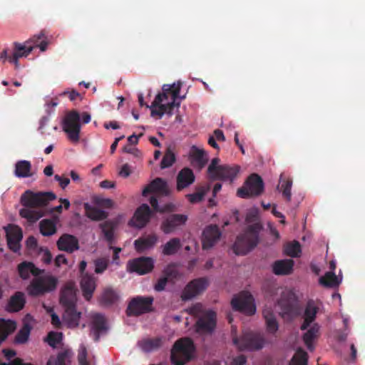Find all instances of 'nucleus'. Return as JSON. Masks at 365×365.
I'll return each mask as SVG.
<instances>
[{
  "instance_id": "nucleus-1",
  "label": "nucleus",
  "mask_w": 365,
  "mask_h": 365,
  "mask_svg": "<svg viewBox=\"0 0 365 365\" xmlns=\"http://www.w3.org/2000/svg\"><path fill=\"white\" fill-rule=\"evenodd\" d=\"M181 83L164 84L162 93H158L151 106H146L151 110V115L160 118L164 114L172 115L179 110L182 103Z\"/></svg>"
},
{
  "instance_id": "nucleus-2",
  "label": "nucleus",
  "mask_w": 365,
  "mask_h": 365,
  "mask_svg": "<svg viewBox=\"0 0 365 365\" xmlns=\"http://www.w3.org/2000/svg\"><path fill=\"white\" fill-rule=\"evenodd\" d=\"M56 197V195L51 192L35 193L30 190L26 191L21 196V202L25 207L20 210L21 216L30 222L38 220L43 215L38 207L45 206Z\"/></svg>"
},
{
  "instance_id": "nucleus-3",
  "label": "nucleus",
  "mask_w": 365,
  "mask_h": 365,
  "mask_svg": "<svg viewBox=\"0 0 365 365\" xmlns=\"http://www.w3.org/2000/svg\"><path fill=\"white\" fill-rule=\"evenodd\" d=\"M184 311L197 318L195 327L198 334H211L215 329L217 314L213 310H205L202 304L197 303Z\"/></svg>"
},
{
  "instance_id": "nucleus-4",
  "label": "nucleus",
  "mask_w": 365,
  "mask_h": 365,
  "mask_svg": "<svg viewBox=\"0 0 365 365\" xmlns=\"http://www.w3.org/2000/svg\"><path fill=\"white\" fill-rule=\"evenodd\" d=\"M262 226L259 223L249 225L245 231L238 235L232 246L237 255H245L252 250L259 243V234Z\"/></svg>"
},
{
  "instance_id": "nucleus-5",
  "label": "nucleus",
  "mask_w": 365,
  "mask_h": 365,
  "mask_svg": "<svg viewBox=\"0 0 365 365\" xmlns=\"http://www.w3.org/2000/svg\"><path fill=\"white\" fill-rule=\"evenodd\" d=\"M81 118L86 124L91 121V116L86 112L80 114L76 110H71L64 115L61 122L63 130L73 143H78L80 140Z\"/></svg>"
},
{
  "instance_id": "nucleus-6",
  "label": "nucleus",
  "mask_w": 365,
  "mask_h": 365,
  "mask_svg": "<svg viewBox=\"0 0 365 365\" xmlns=\"http://www.w3.org/2000/svg\"><path fill=\"white\" fill-rule=\"evenodd\" d=\"M277 304L280 308L279 314L283 318L292 319L300 313L296 296L292 291L283 292Z\"/></svg>"
},
{
  "instance_id": "nucleus-7",
  "label": "nucleus",
  "mask_w": 365,
  "mask_h": 365,
  "mask_svg": "<svg viewBox=\"0 0 365 365\" xmlns=\"http://www.w3.org/2000/svg\"><path fill=\"white\" fill-rule=\"evenodd\" d=\"M64 312L62 320L54 312L51 314V323L56 327L66 326L68 328H76L80 325L82 313L76 306L63 307Z\"/></svg>"
},
{
  "instance_id": "nucleus-8",
  "label": "nucleus",
  "mask_w": 365,
  "mask_h": 365,
  "mask_svg": "<svg viewBox=\"0 0 365 365\" xmlns=\"http://www.w3.org/2000/svg\"><path fill=\"white\" fill-rule=\"evenodd\" d=\"M56 284L57 279L56 277L50 274L42 275L40 274L32 280L28 287L27 291L29 294L37 296L53 290Z\"/></svg>"
},
{
  "instance_id": "nucleus-9",
  "label": "nucleus",
  "mask_w": 365,
  "mask_h": 365,
  "mask_svg": "<svg viewBox=\"0 0 365 365\" xmlns=\"http://www.w3.org/2000/svg\"><path fill=\"white\" fill-rule=\"evenodd\" d=\"M264 191L262 178L255 173L250 175L244 185L237 190V195L241 198H249L260 195Z\"/></svg>"
},
{
  "instance_id": "nucleus-10",
  "label": "nucleus",
  "mask_w": 365,
  "mask_h": 365,
  "mask_svg": "<svg viewBox=\"0 0 365 365\" xmlns=\"http://www.w3.org/2000/svg\"><path fill=\"white\" fill-rule=\"evenodd\" d=\"M232 341L240 351L258 350L262 349L264 344L263 338L259 334L252 331L244 332L240 338L233 336Z\"/></svg>"
},
{
  "instance_id": "nucleus-11",
  "label": "nucleus",
  "mask_w": 365,
  "mask_h": 365,
  "mask_svg": "<svg viewBox=\"0 0 365 365\" xmlns=\"http://www.w3.org/2000/svg\"><path fill=\"white\" fill-rule=\"evenodd\" d=\"M231 305L233 310L247 315H253L256 312L254 298L248 292H242L239 295L235 296L231 301Z\"/></svg>"
},
{
  "instance_id": "nucleus-12",
  "label": "nucleus",
  "mask_w": 365,
  "mask_h": 365,
  "mask_svg": "<svg viewBox=\"0 0 365 365\" xmlns=\"http://www.w3.org/2000/svg\"><path fill=\"white\" fill-rule=\"evenodd\" d=\"M153 302L151 297H137L130 302L127 313L128 315H139L150 310Z\"/></svg>"
},
{
  "instance_id": "nucleus-13",
  "label": "nucleus",
  "mask_w": 365,
  "mask_h": 365,
  "mask_svg": "<svg viewBox=\"0 0 365 365\" xmlns=\"http://www.w3.org/2000/svg\"><path fill=\"white\" fill-rule=\"evenodd\" d=\"M150 215L151 210L149 206L143 204L135 210L133 217L129 221V225L138 229L143 228L149 222Z\"/></svg>"
},
{
  "instance_id": "nucleus-14",
  "label": "nucleus",
  "mask_w": 365,
  "mask_h": 365,
  "mask_svg": "<svg viewBox=\"0 0 365 365\" xmlns=\"http://www.w3.org/2000/svg\"><path fill=\"white\" fill-rule=\"evenodd\" d=\"M154 267V259L151 257H140L131 260L128 264V270L145 274L150 272Z\"/></svg>"
},
{
  "instance_id": "nucleus-15",
  "label": "nucleus",
  "mask_w": 365,
  "mask_h": 365,
  "mask_svg": "<svg viewBox=\"0 0 365 365\" xmlns=\"http://www.w3.org/2000/svg\"><path fill=\"white\" fill-rule=\"evenodd\" d=\"M221 231L216 225H210L207 226L202 232V248L208 250L213 247L221 237Z\"/></svg>"
},
{
  "instance_id": "nucleus-16",
  "label": "nucleus",
  "mask_w": 365,
  "mask_h": 365,
  "mask_svg": "<svg viewBox=\"0 0 365 365\" xmlns=\"http://www.w3.org/2000/svg\"><path fill=\"white\" fill-rule=\"evenodd\" d=\"M96 278L88 273L81 274L79 284L83 297L86 300H90L96 288Z\"/></svg>"
},
{
  "instance_id": "nucleus-17",
  "label": "nucleus",
  "mask_w": 365,
  "mask_h": 365,
  "mask_svg": "<svg viewBox=\"0 0 365 365\" xmlns=\"http://www.w3.org/2000/svg\"><path fill=\"white\" fill-rule=\"evenodd\" d=\"M7 244L10 250L16 252L21 248L20 242L22 239L21 229L14 225H9L5 228Z\"/></svg>"
},
{
  "instance_id": "nucleus-18",
  "label": "nucleus",
  "mask_w": 365,
  "mask_h": 365,
  "mask_svg": "<svg viewBox=\"0 0 365 365\" xmlns=\"http://www.w3.org/2000/svg\"><path fill=\"white\" fill-rule=\"evenodd\" d=\"M207 285L208 281L205 277L193 279L184 287V301L200 294L207 288Z\"/></svg>"
},
{
  "instance_id": "nucleus-19",
  "label": "nucleus",
  "mask_w": 365,
  "mask_h": 365,
  "mask_svg": "<svg viewBox=\"0 0 365 365\" xmlns=\"http://www.w3.org/2000/svg\"><path fill=\"white\" fill-rule=\"evenodd\" d=\"M188 158L191 165L198 169L203 168L208 162L207 153L202 148L192 145L188 153Z\"/></svg>"
},
{
  "instance_id": "nucleus-20",
  "label": "nucleus",
  "mask_w": 365,
  "mask_h": 365,
  "mask_svg": "<svg viewBox=\"0 0 365 365\" xmlns=\"http://www.w3.org/2000/svg\"><path fill=\"white\" fill-rule=\"evenodd\" d=\"M12 52V57H9V62L14 63L16 68L19 67V58L26 57L34 48L31 41H26L24 43H15Z\"/></svg>"
},
{
  "instance_id": "nucleus-21",
  "label": "nucleus",
  "mask_w": 365,
  "mask_h": 365,
  "mask_svg": "<svg viewBox=\"0 0 365 365\" xmlns=\"http://www.w3.org/2000/svg\"><path fill=\"white\" fill-rule=\"evenodd\" d=\"M240 172V166L228 165H222L219 168V170L215 175H212L210 179L211 180H223L230 181L232 182L237 177Z\"/></svg>"
},
{
  "instance_id": "nucleus-22",
  "label": "nucleus",
  "mask_w": 365,
  "mask_h": 365,
  "mask_svg": "<svg viewBox=\"0 0 365 365\" xmlns=\"http://www.w3.org/2000/svg\"><path fill=\"white\" fill-rule=\"evenodd\" d=\"M150 193L157 195H167L169 193L167 182L162 178H158L155 179L143 190V196H147Z\"/></svg>"
},
{
  "instance_id": "nucleus-23",
  "label": "nucleus",
  "mask_w": 365,
  "mask_h": 365,
  "mask_svg": "<svg viewBox=\"0 0 365 365\" xmlns=\"http://www.w3.org/2000/svg\"><path fill=\"white\" fill-rule=\"evenodd\" d=\"M76 300L75 284L73 282H69L62 290L60 299L61 304L63 307L76 306Z\"/></svg>"
},
{
  "instance_id": "nucleus-24",
  "label": "nucleus",
  "mask_w": 365,
  "mask_h": 365,
  "mask_svg": "<svg viewBox=\"0 0 365 365\" xmlns=\"http://www.w3.org/2000/svg\"><path fill=\"white\" fill-rule=\"evenodd\" d=\"M57 246L60 250L67 252H73L78 250V241L71 235H63L57 241Z\"/></svg>"
},
{
  "instance_id": "nucleus-25",
  "label": "nucleus",
  "mask_w": 365,
  "mask_h": 365,
  "mask_svg": "<svg viewBox=\"0 0 365 365\" xmlns=\"http://www.w3.org/2000/svg\"><path fill=\"white\" fill-rule=\"evenodd\" d=\"M91 318V331L98 339L101 334H105L108 330V325L104 317L100 314H93Z\"/></svg>"
},
{
  "instance_id": "nucleus-26",
  "label": "nucleus",
  "mask_w": 365,
  "mask_h": 365,
  "mask_svg": "<svg viewBox=\"0 0 365 365\" xmlns=\"http://www.w3.org/2000/svg\"><path fill=\"white\" fill-rule=\"evenodd\" d=\"M318 311L319 307L315 304V302L313 300L308 301L304 313V322L300 327L302 330H306L310 327L311 324L315 320Z\"/></svg>"
},
{
  "instance_id": "nucleus-27",
  "label": "nucleus",
  "mask_w": 365,
  "mask_h": 365,
  "mask_svg": "<svg viewBox=\"0 0 365 365\" xmlns=\"http://www.w3.org/2000/svg\"><path fill=\"white\" fill-rule=\"evenodd\" d=\"M18 272L19 276L23 279H27L31 275L35 278L38 274L43 272V270L39 269L32 262H23L22 263L19 264L18 266Z\"/></svg>"
},
{
  "instance_id": "nucleus-28",
  "label": "nucleus",
  "mask_w": 365,
  "mask_h": 365,
  "mask_svg": "<svg viewBox=\"0 0 365 365\" xmlns=\"http://www.w3.org/2000/svg\"><path fill=\"white\" fill-rule=\"evenodd\" d=\"M158 241V237L155 234L143 236L134 242L135 247L138 252H144L153 248Z\"/></svg>"
},
{
  "instance_id": "nucleus-29",
  "label": "nucleus",
  "mask_w": 365,
  "mask_h": 365,
  "mask_svg": "<svg viewBox=\"0 0 365 365\" xmlns=\"http://www.w3.org/2000/svg\"><path fill=\"white\" fill-rule=\"evenodd\" d=\"M293 267L292 259L277 260L272 265V272L276 275H288L292 273Z\"/></svg>"
},
{
  "instance_id": "nucleus-30",
  "label": "nucleus",
  "mask_w": 365,
  "mask_h": 365,
  "mask_svg": "<svg viewBox=\"0 0 365 365\" xmlns=\"http://www.w3.org/2000/svg\"><path fill=\"white\" fill-rule=\"evenodd\" d=\"M303 335V341L307 349L312 351L314 349L313 341L319 336V326L318 324H314Z\"/></svg>"
},
{
  "instance_id": "nucleus-31",
  "label": "nucleus",
  "mask_w": 365,
  "mask_h": 365,
  "mask_svg": "<svg viewBox=\"0 0 365 365\" xmlns=\"http://www.w3.org/2000/svg\"><path fill=\"white\" fill-rule=\"evenodd\" d=\"M73 353L71 350H65L59 353L57 356H51L46 365H71Z\"/></svg>"
},
{
  "instance_id": "nucleus-32",
  "label": "nucleus",
  "mask_w": 365,
  "mask_h": 365,
  "mask_svg": "<svg viewBox=\"0 0 365 365\" xmlns=\"http://www.w3.org/2000/svg\"><path fill=\"white\" fill-rule=\"evenodd\" d=\"M24 294L22 292H16L9 299L6 306V310L10 312H18L24 307Z\"/></svg>"
},
{
  "instance_id": "nucleus-33",
  "label": "nucleus",
  "mask_w": 365,
  "mask_h": 365,
  "mask_svg": "<svg viewBox=\"0 0 365 365\" xmlns=\"http://www.w3.org/2000/svg\"><path fill=\"white\" fill-rule=\"evenodd\" d=\"M170 361L173 365H182V339L175 341L170 350Z\"/></svg>"
},
{
  "instance_id": "nucleus-34",
  "label": "nucleus",
  "mask_w": 365,
  "mask_h": 365,
  "mask_svg": "<svg viewBox=\"0 0 365 365\" xmlns=\"http://www.w3.org/2000/svg\"><path fill=\"white\" fill-rule=\"evenodd\" d=\"M163 345V340L160 338L144 339L138 343L140 349L145 352L149 353L160 349Z\"/></svg>"
},
{
  "instance_id": "nucleus-35",
  "label": "nucleus",
  "mask_w": 365,
  "mask_h": 365,
  "mask_svg": "<svg viewBox=\"0 0 365 365\" xmlns=\"http://www.w3.org/2000/svg\"><path fill=\"white\" fill-rule=\"evenodd\" d=\"M263 317L266 322L267 331L272 334L275 333L278 330L279 324L272 309H264L263 310Z\"/></svg>"
},
{
  "instance_id": "nucleus-36",
  "label": "nucleus",
  "mask_w": 365,
  "mask_h": 365,
  "mask_svg": "<svg viewBox=\"0 0 365 365\" xmlns=\"http://www.w3.org/2000/svg\"><path fill=\"white\" fill-rule=\"evenodd\" d=\"M14 174L18 178H29L33 175L29 161L19 160L15 165Z\"/></svg>"
},
{
  "instance_id": "nucleus-37",
  "label": "nucleus",
  "mask_w": 365,
  "mask_h": 365,
  "mask_svg": "<svg viewBox=\"0 0 365 365\" xmlns=\"http://www.w3.org/2000/svg\"><path fill=\"white\" fill-rule=\"evenodd\" d=\"M16 324L14 321L0 319V344L16 329Z\"/></svg>"
},
{
  "instance_id": "nucleus-38",
  "label": "nucleus",
  "mask_w": 365,
  "mask_h": 365,
  "mask_svg": "<svg viewBox=\"0 0 365 365\" xmlns=\"http://www.w3.org/2000/svg\"><path fill=\"white\" fill-rule=\"evenodd\" d=\"M210 190V185L198 186L192 194L186 195V197L190 203L195 204L201 202L206 193Z\"/></svg>"
},
{
  "instance_id": "nucleus-39",
  "label": "nucleus",
  "mask_w": 365,
  "mask_h": 365,
  "mask_svg": "<svg viewBox=\"0 0 365 365\" xmlns=\"http://www.w3.org/2000/svg\"><path fill=\"white\" fill-rule=\"evenodd\" d=\"M292 185V180H290L289 178H284L282 175L280 176L279 184L277 186V188L282 192L283 197L287 202L291 201Z\"/></svg>"
},
{
  "instance_id": "nucleus-40",
  "label": "nucleus",
  "mask_w": 365,
  "mask_h": 365,
  "mask_svg": "<svg viewBox=\"0 0 365 365\" xmlns=\"http://www.w3.org/2000/svg\"><path fill=\"white\" fill-rule=\"evenodd\" d=\"M86 216L92 220H101L107 217L106 212L101 209L91 206L89 204L84 205Z\"/></svg>"
},
{
  "instance_id": "nucleus-41",
  "label": "nucleus",
  "mask_w": 365,
  "mask_h": 365,
  "mask_svg": "<svg viewBox=\"0 0 365 365\" xmlns=\"http://www.w3.org/2000/svg\"><path fill=\"white\" fill-rule=\"evenodd\" d=\"M319 283L325 287H336L341 283L336 275L332 272H327L319 278Z\"/></svg>"
},
{
  "instance_id": "nucleus-42",
  "label": "nucleus",
  "mask_w": 365,
  "mask_h": 365,
  "mask_svg": "<svg viewBox=\"0 0 365 365\" xmlns=\"http://www.w3.org/2000/svg\"><path fill=\"white\" fill-rule=\"evenodd\" d=\"M181 247V241L180 239L173 238L162 246V252L165 255H173Z\"/></svg>"
},
{
  "instance_id": "nucleus-43",
  "label": "nucleus",
  "mask_w": 365,
  "mask_h": 365,
  "mask_svg": "<svg viewBox=\"0 0 365 365\" xmlns=\"http://www.w3.org/2000/svg\"><path fill=\"white\" fill-rule=\"evenodd\" d=\"M195 357V346L192 340L184 337V364Z\"/></svg>"
},
{
  "instance_id": "nucleus-44",
  "label": "nucleus",
  "mask_w": 365,
  "mask_h": 365,
  "mask_svg": "<svg viewBox=\"0 0 365 365\" xmlns=\"http://www.w3.org/2000/svg\"><path fill=\"white\" fill-rule=\"evenodd\" d=\"M40 231L44 236L53 235L56 232V220H43L40 222Z\"/></svg>"
},
{
  "instance_id": "nucleus-45",
  "label": "nucleus",
  "mask_w": 365,
  "mask_h": 365,
  "mask_svg": "<svg viewBox=\"0 0 365 365\" xmlns=\"http://www.w3.org/2000/svg\"><path fill=\"white\" fill-rule=\"evenodd\" d=\"M181 223V218L172 215L169 217L162 225L161 229L165 233L168 234L172 232L175 227L180 225Z\"/></svg>"
},
{
  "instance_id": "nucleus-46",
  "label": "nucleus",
  "mask_w": 365,
  "mask_h": 365,
  "mask_svg": "<svg viewBox=\"0 0 365 365\" xmlns=\"http://www.w3.org/2000/svg\"><path fill=\"white\" fill-rule=\"evenodd\" d=\"M175 153L174 148L171 145L168 146L164 157L160 163V168L165 169L173 165L175 162Z\"/></svg>"
},
{
  "instance_id": "nucleus-47",
  "label": "nucleus",
  "mask_w": 365,
  "mask_h": 365,
  "mask_svg": "<svg viewBox=\"0 0 365 365\" xmlns=\"http://www.w3.org/2000/svg\"><path fill=\"white\" fill-rule=\"evenodd\" d=\"M301 251V245L298 241L287 243L284 248V253L292 257H298Z\"/></svg>"
},
{
  "instance_id": "nucleus-48",
  "label": "nucleus",
  "mask_w": 365,
  "mask_h": 365,
  "mask_svg": "<svg viewBox=\"0 0 365 365\" xmlns=\"http://www.w3.org/2000/svg\"><path fill=\"white\" fill-rule=\"evenodd\" d=\"M118 299V294L114 289L110 287L105 288L101 295V300L106 304H110L115 302Z\"/></svg>"
},
{
  "instance_id": "nucleus-49",
  "label": "nucleus",
  "mask_w": 365,
  "mask_h": 365,
  "mask_svg": "<svg viewBox=\"0 0 365 365\" xmlns=\"http://www.w3.org/2000/svg\"><path fill=\"white\" fill-rule=\"evenodd\" d=\"M308 354L302 349H297L296 354L292 357L290 365H307Z\"/></svg>"
},
{
  "instance_id": "nucleus-50",
  "label": "nucleus",
  "mask_w": 365,
  "mask_h": 365,
  "mask_svg": "<svg viewBox=\"0 0 365 365\" xmlns=\"http://www.w3.org/2000/svg\"><path fill=\"white\" fill-rule=\"evenodd\" d=\"M29 41H31V43L34 46V48L38 47L41 51H46L48 42L42 33L34 36Z\"/></svg>"
},
{
  "instance_id": "nucleus-51",
  "label": "nucleus",
  "mask_w": 365,
  "mask_h": 365,
  "mask_svg": "<svg viewBox=\"0 0 365 365\" xmlns=\"http://www.w3.org/2000/svg\"><path fill=\"white\" fill-rule=\"evenodd\" d=\"M31 329L28 325L26 327H23V328L19 331L17 334L15 341L17 344H24L26 343L29 337Z\"/></svg>"
},
{
  "instance_id": "nucleus-52",
  "label": "nucleus",
  "mask_w": 365,
  "mask_h": 365,
  "mask_svg": "<svg viewBox=\"0 0 365 365\" xmlns=\"http://www.w3.org/2000/svg\"><path fill=\"white\" fill-rule=\"evenodd\" d=\"M62 337L61 333L51 331L47 336L46 341L51 346L56 347L62 340Z\"/></svg>"
},
{
  "instance_id": "nucleus-53",
  "label": "nucleus",
  "mask_w": 365,
  "mask_h": 365,
  "mask_svg": "<svg viewBox=\"0 0 365 365\" xmlns=\"http://www.w3.org/2000/svg\"><path fill=\"white\" fill-rule=\"evenodd\" d=\"M101 228L106 238L108 241H111L113 238V223L112 222H106L101 225Z\"/></svg>"
},
{
  "instance_id": "nucleus-54",
  "label": "nucleus",
  "mask_w": 365,
  "mask_h": 365,
  "mask_svg": "<svg viewBox=\"0 0 365 365\" xmlns=\"http://www.w3.org/2000/svg\"><path fill=\"white\" fill-rule=\"evenodd\" d=\"M220 160L218 158H215L211 160L210 164L207 168V175L210 178L212 175H215L219 170V168L222 165H219Z\"/></svg>"
},
{
  "instance_id": "nucleus-55",
  "label": "nucleus",
  "mask_w": 365,
  "mask_h": 365,
  "mask_svg": "<svg viewBox=\"0 0 365 365\" xmlns=\"http://www.w3.org/2000/svg\"><path fill=\"white\" fill-rule=\"evenodd\" d=\"M195 176L190 168H184V188L195 182Z\"/></svg>"
},
{
  "instance_id": "nucleus-56",
  "label": "nucleus",
  "mask_w": 365,
  "mask_h": 365,
  "mask_svg": "<svg viewBox=\"0 0 365 365\" xmlns=\"http://www.w3.org/2000/svg\"><path fill=\"white\" fill-rule=\"evenodd\" d=\"M95 272L96 274L103 273L108 267V260L106 259H98L94 262Z\"/></svg>"
},
{
  "instance_id": "nucleus-57",
  "label": "nucleus",
  "mask_w": 365,
  "mask_h": 365,
  "mask_svg": "<svg viewBox=\"0 0 365 365\" xmlns=\"http://www.w3.org/2000/svg\"><path fill=\"white\" fill-rule=\"evenodd\" d=\"M165 273L170 279L176 278L178 274V266L174 264L168 265L165 270Z\"/></svg>"
},
{
  "instance_id": "nucleus-58",
  "label": "nucleus",
  "mask_w": 365,
  "mask_h": 365,
  "mask_svg": "<svg viewBox=\"0 0 365 365\" xmlns=\"http://www.w3.org/2000/svg\"><path fill=\"white\" fill-rule=\"evenodd\" d=\"M87 352L85 346H81L78 351L79 365H91L86 360Z\"/></svg>"
},
{
  "instance_id": "nucleus-59",
  "label": "nucleus",
  "mask_w": 365,
  "mask_h": 365,
  "mask_svg": "<svg viewBox=\"0 0 365 365\" xmlns=\"http://www.w3.org/2000/svg\"><path fill=\"white\" fill-rule=\"evenodd\" d=\"M39 255L44 263L49 264L51 262L52 256L48 249L41 248Z\"/></svg>"
},
{
  "instance_id": "nucleus-60",
  "label": "nucleus",
  "mask_w": 365,
  "mask_h": 365,
  "mask_svg": "<svg viewBox=\"0 0 365 365\" xmlns=\"http://www.w3.org/2000/svg\"><path fill=\"white\" fill-rule=\"evenodd\" d=\"M61 205H58L52 209L53 212H57L58 213H61L62 212L63 207L66 210H68L70 207L71 203L68 199L66 198H60L59 199Z\"/></svg>"
},
{
  "instance_id": "nucleus-61",
  "label": "nucleus",
  "mask_w": 365,
  "mask_h": 365,
  "mask_svg": "<svg viewBox=\"0 0 365 365\" xmlns=\"http://www.w3.org/2000/svg\"><path fill=\"white\" fill-rule=\"evenodd\" d=\"M150 203L151 206L154 208V210L158 212H165V211L169 210L170 209V205H167L165 207H159L158 204V200L154 197H152L150 198Z\"/></svg>"
},
{
  "instance_id": "nucleus-62",
  "label": "nucleus",
  "mask_w": 365,
  "mask_h": 365,
  "mask_svg": "<svg viewBox=\"0 0 365 365\" xmlns=\"http://www.w3.org/2000/svg\"><path fill=\"white\" fill-rule=\"evenodd\" d=\"M131 173V168L128 164H124L118 171V175L123 178H128Z\"/></svg>"
},
{
  "instance_id": "nucleus-63",
  "label": "nucleus",
  "mask_w": 365,
  "mask_h": 365,
  "mask_svg": "<svg viewBox=\"0 0 365 365\" xmlns=\"http://www.w3.org/2000/svg\"><path fill=\"white\" fill-rule=\"evenodd\" d=\"M54 178L56 181L58 182L59 185L61 187L62 189H65L70 183V180L67 178H63L60 175H56L54 176Z\"/></svg>"
},
{
  "instance_id": "nucleus-64",
  "label": "nucleus",
  "mask_w": 365,
  "mask_h": 365,
  "mask_svg": "<svg viewBox=\"0 0 365 365\" xmlns=\"http://www.w3.org/2000/svg\"><path fill=\"white\" fill-rule=\"evenodd\" d=\"M68 261L63 255H58L55 259V264L56 267H61L63 264H67Z\"/></svg>"
}]
</instances>
